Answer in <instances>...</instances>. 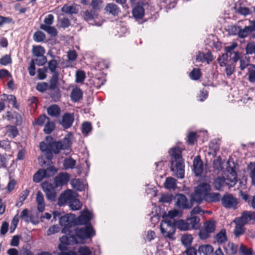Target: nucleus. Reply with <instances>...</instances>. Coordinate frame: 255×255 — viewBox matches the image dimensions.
I'll return each mask as SVG.
<instances>
[{
    "label": "nucleus",
    "instance_id": "6e6d98bb",
    "mask_svg": "<svg viewBox=\"0 0 255 255\" xmlns=\"http://www.w3.org/2000/svg\"><path fill=\"white\" fill-rule=\"evenodd\" d=\"M45 39V34L41 31L35 32L33 35V39L35 42H40Z\"/></svg>",
    "mask_w": 255,
    "mask_h": 255
},
{
    "label": "nucleus",
    "instance_id": "09e8293b",
    "mask_svg": "<svg viewBox=\"0 0 255 255\" xmlns=\"http://www.w3.org/2000/svg\"><path fill=\"white\" fill-rule=\"evenodd\" d=\"M250 65V58L246 56L241 57L240 60V68L241 70H245Z\"/></svg>",
    "mask_w": 255,
    "mask_h": 255
},
{
    "label": "nucleus",
    "instance_id": "423d86ee",
    "mask_svg": "<svg viewBox=\"0 0 255 255\" xmlns=\"http://www.w3.org/2000/svg\"><path fill=\"white\" fill-rule=\"evenodd\" d=\"M160 230L163 236L169 239H173L175 231V222L167 219L162 221L160 223Z\"/></svg>",
    "mask_w": 255,
    "mask_h": 255
},
{
    "label": "nucleus",
    "instance_id": "72a5a7b5",
    "mask_svg": "<svg viewBox=\"0 0 255 255\" xmlns=\"http://www.w3.org/2000/svg\"><path fill=\"white\" fill-rule=\"evenodd\" d=\"M164 187L168 189H174L176 188V180L173 177H169L166 179Z\"/></svg>",
    "mask_w": 255,
    "mask_h": 255
},
{
    "label": "nucleus",
    "instance_id": "7c9ffc66",
    "mask_svg": "<svg viewBox=\"0 0 255 255\" xmlns=\"http://www.w3.org/2000/svg\"><path fill=\"white\" fill-rule=\"evenodd\" d=\"M220 195L217 193H208L203 200L208 202H216L220 200Z\"/></svg>",
    "mask_w": 255,
    "mask_h": 255
},
{
    "label": "nucleus",
    "instance_id": "20e7f679",
    "mask_svg": "<svg viewBox=\"0 0 255 255\" xmlns=\"http://www.w3.org/2000/svg\"><path fill=\"white\" fill-rule=\"evenodd\" d=\"M227 171L229 174L227 175L226 179L220 176L215 178L214 185L216 189L221 190L225 185L232 187L237 183V173L235 169L233 167H229L227 168Z\"/></svg>",
    "mask_w": 255,
    "mask_h": 255
},
{
    "label": "nucleus",
    "instance_id": "ea45409f",
    "mask_svg": "<svg viewBox=\"0 0 255 255\" xmlns=\"http://www.w3.org/2000/svg\"><path fill=\"white\" fill-rule=\"evenodd\" d=\"M60 108L56 105H52L50 106L47 109L48 114L52 117H57L60 114Z\"/></svg>",
    "mask_w": 255,
    "mask_h": 255
},
{
    "label": "nucleus",
    "instance_id": "c756f323",
    "mask_svg": "<svg viewBox=\"0 0 255 255\" xmlns=\"http://www.w3.org/2000/svg\"><path fill=\"white\" fill-rule=\"evenodd\" d=\"M224 250L227 255H234L236 253L237 247L231 243H228L224 245Z\"/></svg>",
    "mask_w": 255,
    "mask_h": 255
},
{
    "label": "nucleus",
    "instance_id": "a18cd8bd",
    "mask_svg": "<svg viewBox=\"0 0 255 255\" xmlns=\"http://www.w3.org/2000/svg\"><path fill=\"white\" fill-rule=\"evenodd\" d=\"M181 242L185 246H189L192 243L193 238L191 235L184 234L181 237Z\"/></svg>",
    "mask_w": 255,
    "mask_h": 255
},
{
    "label": "nucleus",
    "instance_id": "e433bc0d",
    "mask_svg": "<svg viewBox=\"0 0 255 255\" xmlns=\"http://www.w3.org/2000/svg\"><path fill=\"white\" fill-rule=\"evenodd\" d=\"M248 80L250 83H255V65L252 64L248 69Z\"/></svg>",
    "mask_w": 255,
    "mask_h": 255
},
{
    "label": "nucleus",
    "instance_id": "49530a36",
    "mask_svg": "<svg viewBox=\"0 0 255 255\" xmlns=\"http://www.w3.org/2000/svg\"><path fill=\"white\" fill-rule=\"evenodd\" d=\"M216 240L218 243H223L227 241V237L226 235V231L224 230H221L218 234L216 235Z\"/></svg>",
    "mask_w": 255,
    "mask_h": 255
},
{
    "label": "nucleus",
    "instance_id": "bf43d9fd",
    "mask_svg": "<svg viewBox=\"0 0 255 255\" xmlns=\"http://www.w3.org/2000/svg\"><path fill=\"white\" fill-rule=\"evenodd\" d=\"M97 16L95 11L93 10H87L84 13V19L86 20H90L94 19Z\"/></svg>",
    "mask_w": 255,
    "mask_h": 255
},
{
    "label": "nucleus",
    "instance_id": "39448f33",
    "mask_svg": "<svg viewBox=\"0 0 255 255\" xmlns=\"http://www.w3.org/2000/svg\"><path fill=\"white\" fill-rule=\"evenodd\" d=\"M210 190V186L209 184L206 183L199 184L196 187L195 193L192 196V200L198 203L201 202Z\"/></svg>",
    "mask_w": 255,
    "mask_h": 255
},
{
    "label": "nucleus",
    "instance_id": "c03bdc74",
    "mask_svg": "<svg viewBox=\"0 0 255 255\" xmlns=\"http://www.w3.org/2000/svg\"><path fill=\"white\" fill-rule=\"evenodd\" d=\"M45 51L44 48L41 46H35L33 47L32 53L36 57L42 56L45 53Z\"/></svg>",
    "mask_w": 255,
    "mask_h": 255
},
{
    "label": "nucleus",
    "instance_id": "c85d7f7f",
    "mask_svg": "<svg viewBox=\"0 0 255 255\" xmlns=\"http://www.w3.org/2000/svg\"><path fill=\"white\" fill-rule=\"evenodd\" d=\"M105 9L107 12H109L114 16L118 15L120 12L118 6L114 3H108L106 5Z\"/></svg>",
    "mask_w": 255,
    "mask_h": 255
},
{
    "label": "nucleus",
    "instance_id": "58836bf2",
    "mask_svg": "<svg viewBox=\"0 0 255 255\" xmlns=\"http://www.w3.org/2000/svg\"><path fill=\"white\" fill-rule=\"evenodd\" d=\"M6 132L8 136L14 138L18 134V129L15 126H7L5 127Z\"/></svg>",
    "mask_w": 255,
    "mask_h": 255
},
{
    "label": "nucleus",
    "instance_id": "774afa93",
    "mask_svg": "<svg viewBox=\"0 0 255 255\" xmlns=\"http://www.w3.org/2000/svg\"><path fill=\"white\" fill-rule=\"evenodd\" d=\"M60 27L62 28H66L70 26V21L67 18H61L59 21Z\"/></svg>",
    "mask_w": 255,
    "mask_h": 255
},
{
    "label": "nucleus",
    "instance_id": "1a4fd4ad",
    "mask_svg": "<svg viewBox=\"0 0 255 255\" xmlns=\"http://www.w3.org/2000/svg\"><path fill=\"white\" fill-rule=\"evenodd\" d=\"M222 203L224 207L228 209H237L238 200L231 194L225 195L222 198Z\"/></svg>",
    "mask_w": 255,
    "mask_h": 255
},
{
    "label": "nucleus",
    "instance_id": "de8ad7c7",
    "mask_svg": "<svg viewBox=\"0 0 255 255\" xmlns=\"http://www.w3.org/2000/svg\"><path fill=\"white\" fill-rule=\"evenodd\" d=\"M246 53L248 55L255 54V42H251L248 43L245 48Z\"/></svg>",
    "mask_w": 255,
    "mask_h": 255
},
{
    "label": "nucleus",
    "instance_id": "13d9d810",
    "mask_svg": "<svg viewBox=\"0 0 255 255\" xmlns=\"http://www.w3.org/2000/svg\"><path fill=\"white\" fill-rule=\"evenodd\" d=\"M85 74L82 71H77L76 74V82L82 83L85 79Z\"/></svg>",
    "mask_w": 255,
    "mask_h": 255
},
{
    "label": "nucleus",
    "instance_id": "2eb2a0df",
    "mask_svg": "<svg viewBox=\"0 0 255 255\" xmlns=\"http://www.w3.org/2000/svg\"><path fill=\"white\" fill-rule=\"evenodd\" d=\"M74 120V117L73 114L66 113L62 117L61 124L65 128H68L72 126Z\"/></svg>",
    "mask_w": 255,
    "mask_h": 255
},
{
    "label": "nucleus",
    "instance_id": "9b49d317",
    "mask_svg": "<svg viewBox=\"0 0 255 255\" xmlns=\"http://www.w3.org/2000/svg\"><path fill=\"white\" fill-rule=\"evenodd\" d=\"M236 221L244 225L254 223L255 222V213L252 211H244L240 217L236 218Z\"/></svg>",
    "mask_w": 255,
    "mask_h": 255
},
{
    "label": "nucleus",
    "instance_id": "f257e3e1",
    "mask_svg": "<svg viewBox=\"0 0 255 255\" xmlns=\"http://www.w3.org/2000/svg\"><path fill=\"white\" fill-rule=\"evenodd\" d=\"M73 136L72 134H68L62 140L58 141H53L48 144L44 142H41L39 144L40 149L44 152L48 159H51L52 154L51 151L54 153H58L60 150L68 149L70 148Z\"/></svg>",
    "mask_w": 255,
    "mask_h": 255
},
{
    "label": "nucleus",
    "instance_id": "412c9836",
    "mask_svg": "<svg viewBox=\"0 0 255 255\" xmlns=\"http://www.w3.org/2000/svg\"><path fill=\"white\" fill-rule=\"evenodd\" d=\"M238 44L236 42L232 43L231 45L225 47L226 53L222 55L223 60L228 59V57H231L232 54H234V50L237 47Z\"/></svg>",
    "mask_w": 255,
    "mask_h": 255
},
{
    "label": "nucleus",
    "instance_id": "dca6fc26",
    "mask_svg": "<svg viewBox=\"0 0 255 255\" xmlns=\"http://www.w3.org/2000/svg\"><path fill=\"white\" fill-rule=\"evenodd\" d=\"M92 218V213L88 211H85L82 212L81 215L78 217L77 221L80 225H85L90 221Z\"/></svg>",
    "mask_w": 255,
    "mask_h": 255
},
{
    "label": "nucleus",
    "instance_id": "ddd939ff",
    "mask_svg": "<svg viewBox=\"0 0 255 255\" xmlns=\"http://www.w3.org/2000/svg\"><path fill=\"white\" fill-rule=\"evenodd\" d=\"M250 25L240 28L238 31V35L240 38H245L248 36L253 31H255V20H250Z\"/></svg>",
    "mask_w": 255,
    "mask_h": 255
},
{
    "label": "nucleus",
    "instance_id": "6ab92c4d",
    "mask_svg": "<svg viewBox=\"0 0 255 255\" xmlns=\"http://www.w3.org/2000/svg\"><path fill=\"white\" fill-rule=\"evenodd\" d=\"M196 60L198 62H207L208 64L213 61V58L211 52H208L206 53L199 52L196 56Z\"/></svg>",
    "mask_w": 255,
    "mask_h": 255
},
{
    "label": "nucleus",
    "instance_id": "79ce46f5",
    "mask_svg": "<svg viewBox=\"0 0 255 255\" xmlns=\"http://www.w3.org/2000/svg\"><path fill=\"white\" fill-rule=\"evenodd\" d=\"M76 161L71 157L66 158L63 162V166L66 169H73L76 165Z\"/></svg>",
    "mask_w": 255,
    "mask_h": 255
},
{
    "label": "nucleus",
    "instance_id": "4c0bfd02",
    "mask_svg": "<svg viewBox=\"0 0 255 255\" xmlns=\"http://www.w3.org/2000/svg\"><path fill=\"white\" fill-rule=\"evenodd\" d=\"M40 28L47 32L51 36H55L57 34V31L54 27L48 26L46 24H41Z\"/></svg>",
    "mask_w": 255,
    "mask_h": 255
},
{
    "label": "nucleus",
    "instance_id": "338daca9",
    "mask_svg": "<svg viewBox=\"0 0 255 255\" xmlns=\"http://www.w3.org/2000/svg\"><path fill=\"white\" fill-rule=\"evenodd\" d=\"M78 253L80 255H91V252L87 247H80L78 250Z\"/></svg>",
    "mask_w": 255,
    "mask_h": 255
},
{
    "label": "nucleus",
    "instance_id": "4468645a",
    "mask_svg": "<svg viewBox=\"0 0 255 255\" xmlns=\"http://www.w3.org/2000/svg\"><path fill=\"white\" fill-rule=\"evenodd\" d=\"M69 180V176L67 173H61L55 177V184L56 187L61 186L66 184Z\"/></svg>",
    "mask_w": 255,
    "mask_h": 255
},
{
    "label": "nucleus",
    "instance_id": "0e129e2a",
    "mask_svg": "<svg viewBox=\"0 0 255 255\" xmlns=\"http://www.w3.org/2000/svg\"><path fill=\"white\" fill-rule=\"evenodd\" d=\"M11 63V59L10 55H5L0 59V63L2 65H7Z\"/></svg>",
    "mask_w": 255,
    "mask_h": 255
},
{
    "label": "nucleus",
    "instance_id": "473e14b6",
    "mask_svg": "<svg viewBox=\"0 0 255 255\" xmlns=\"http://www.w3.org/2000/svg\"><path fill=\"white\" fill-rule=\"evenodd\" d=\"M249 171V175L252 180V184L255 186V162H252L247 166Z\"/></svg>",
    "mask_w": 255,
    "mask_h": 255
},
{
    "label": "nucleus",
    "instance_id": "f03ea898",
    "mask_svg": "<svg viewBox=\"0 0 255 255\" xmlns=\"http://www.w3.org/2000/svg\"><path fill=\"white\" fill-rule=\"evenodd\" d=\"M181 153V150L179 147H174L171 149L170 168L175 176L178 178L182 179L184 177V164Z\"/></svg>",
    "mask_w": 255,
    "mask_h": 255
},
{
    "label": "nucleus",
    "instance_id": "8fccbe9b",
    "mask_svg": "<svg viewBox=\"0 0 255 255\" xmlns=\"http://www.w3.org/2000/svg\"><path fill=\"white\" fill-rule=\"evenodd\" d=\"M92 129V127L90 123L86 122L82 124V132L85 135H88L91 131Z\"/></svg>",
    "mask_w": 255,
    "mask_h": 255
},
{
    "label": "nucleus",
    "instance_id": "69168bd1",
    "mask_svg": "<svg viewBox=\"0 0 255 255\" xmlns=\"http://www.w3.org/2000/svg\"><path fill=\"white\" fill-rule=\"evenodd\" d=\"M237 12L239 14L244 16H246L251 13V11L250 9L246 7H240L238 9Z\"/></svg>",
    "mask_w": 255,
    "mask_h": 255
},
{
    "label": "nucleus",
    "instance_id": "6e6552de",
    "mask_svg": "<svg viewBox=\"0 0 255 255\" xmlns=\"http://www.w3.org/2000/svg\"><path fill=\"white\" fill-rule=\"evenodd\" d=\"M74 231L76 236L81 240L90 238L95 234L90 225L83 228H76Z\"/></svg>",
    "mask_w": 255,
    "mask_h": 255
},
{
    "label": "nucleus",
    "instance_id": "bb28decb",
    "mask_svg": "<svg viewBox=\"0 0 255 255\" xmlns=\"http://www.w3.org/2000/svg\"><path fill=\"white\" fill-rule=\"evenodd\" d=\"M47 172L45 170L40 169L36 172L33 175V180L36 183L40 182L46 176Z\"/></svg>",
    "mask_w": 255,
    "mask_h": 255
},
{
    "label": "nucleus",
    "instance_id": "c9c22d12",
    "mask_svg": "<svg viewBox=\"0 0 255 255\" xmlns=\"http://www.w3.org/2000/svg\"><path fill=\"white\" fill-rule=\"evenodd\" d=\"M198 251L200 254L208 255L213 252V248L209 245H202L199 247Z\"/></svg>",
    "mask_w": 255,
    "mask_h": 255
},
{
    "label": "nucleus",
    "instance_id": "052dcab7",
    "mask_svg": "<svg viewBox=\"0 0 255 255\" xmlns=\"http://www.w3.org/2000/svg\"><path fill=\"white\" fill-rule=\"evenodd\" d=\"M49 119V118L46 117L45 115H41L37 119L35 124L38 126H42L43 124H45L47 122H48Z\"/></svg>",
    "mask_w": 255,
    "mask_h": 255
},
{
    "label": "nucleus",
    "instance_id": "680f3d73",
    "mask_svg": "<svg viewBox=\"0 0 255 255\" xmlns=\"http://www.w3.org/2000/svg\"><path fill=\"white\" fill-rule=\"evenodd\" d=\"M91 5L94 10H99L102 7V1L101 0H92Z\"/></svg>",
    "mask_w": 255,
    "mask_h": 255
},
{
    "label": "nucleus",
    "instance_id": "f3484780",
    "mask_svg": "<svg viewBox=\"0 0 255 255\" xmlns=\"http://www.w3.org/2000/svg\"><path fill=\"white\" fill-rule=\"evenodd\" d=\"M36 202L37 203V210L40 212H42L45 207L44 198L42 193L38 191L36 194Z\"/></svg>",
    "mask_w": 255,
    "mask_h": 255
},
{
    "label": "nucleus",
    "instance_id": "37998d69",
    "mask_svg": "<svg viewBox=\"0 0 255 255\" xmlns=\"http://www.w3.org/2000/svg\"><path fill=\"white\" fill-rule=\"evenodd\" d=\"M215 222L214 221H208L205 223L204 229L210 234L215 230Z\"/></svg>",
    "mask_w": 255,
    "mask_h": 255
},
{
    "label": "nucleus",
    "instance_id": "cd10ccee",
    "mask_svg": "<svg viewBox=\"0 0 255 255\" xmlns=\"http://www.w3.org/2000/svg\"><path fill=\"white\" fill-rule=\"evenodd\" d=\"M58 63L57 61L54 59H53L49 61L47 63V70L48 69L49 71L53 74H59L57 71L58 68Z\"/></svg>",
    "mask_w": 255,
    "mask_h": 255
},
{
    "label": "nucleus",
    "instance_id": "4d7b16f0",
    "mask_svg": "<svg viewBox=\"0 0 255 255\" xmlns=\"http://www.w3.org/2000/svg\"><path fill=\"white\" fill-rule=\"evenodd\" d=\"M53 91L50 94V96L54 102L59 101L61 98V95L59 89H52Z\"/></svg>",
    "mask_w": 255,
    "mask_h": 255
},
{
    "label": "nucleus",
    "instance_id": "a211bd4d",
    "mask_svg": "<svg viewBox=\"0 0 255 255\" xmlns=\"http://www.w3.org/2000/svg\"><path fill=\"white\" fill-rule=\"evenodd\" d=\"M60 241L67 245H73L80 243L75 236L70 235L62 236L60 238Z\"/></svg>",
    "mask_w": 255,
    "mask_h": 255
},
{
    "label": "nucleus",
    "instance_id": "5701e85b",
    "mask_svg": "<svg viewBox=\"0 0 255 255\" xmlns=\"http://www.w3.org/2000/svg\"><path fill=\"white\" fill-rule=\"evenodd\" d=\"M190 230L198 229L199 227L200 219L197 216H192L186 219Z\"/></svg>",
    "mask_w": 255,
    "mask_h": 255
},
{
    "label": "nucleus",
    "instance_id": "f8f14e48",
    "mask_svg": "<svg viewBox=\"0 0 255 255\" xmlns=\"http://www.w3.org/2000/svg\"><path fill=\"white\" fill-rule=\"evenodd\" d=\"M42 188L45 193L47 199L51 201L55 200L56 192L52 184L48 183H43L42 184Z\"/></svg>",
    "mask_w": 255,
    "mask_h": 255
},
{
    "label": "nucleus",
    "instance_id": "4be33fe9",
    "mask_svg": "<svg viewBox=\"0 0 255 255\" xmlns=\"http://www.w3.org/2000/svg\"><path fill=\"white\" fill-rule=\"evenodd\" d=\"M132 14L136 19H141L144 15L143 7L140 5H136L132 9Z\"/></svg>",
    "mask_w": 255,
    "mask_h": 255
},
{
    "label": "nucleus",
    "instance_id": "5fc2aeb1",
    "mask_svg": "<svg viewBox=\"0 0 255 255\" xmlns=\"http://www.w3.org/2000/svg\"><path fill=\"white\" fill-rule=\"evenodd\" d=\"M190 77L192 80H198L201 77L200 70L198 68H194L190 73Z\"/></svg>",
    "mask_w": 255,
    "mask_h": 255
},
{
    "label": "nucleus",
    "instance_id": "9d476101",
    "mask_svg": "<svg viewBox=\"0 0 255 255\" xmlns=\"http://www.w3.org/2000/svg\"><path fill=\"white\" fill-rule=\"evenodd\" d=\"M175 200V205L180 209H189L192 206V204L188 202L187 198L183 194L176 195Z\"/></svg>",
    "mask_w": 255,
    "mask_h": 255
},
{
    "label": "nucleus",
    "instance_id": "7ed1b4c3",
    "mask_svg": "<svg viewBox=\"0 0 255 255\" xmlns=\"http://www.w3.org/2000/svg\"><path fill=\"white\" fill-rule=\"evenodd\" d=\"M58 204L62 206L68 204L71 210L76 211L81 209L82 204L78 199L75 194L70 190L65 191L62 193L58 200Z\"/></svg>",
    "mask_w": 255,
    "mask_h": 255
},
{
    "label": "nucleus",
    "instance_id": "2f4dec72",
    "mask_svg": "<svg viewBox=\"0 0 255 255\" xmlns=\"http://www.w3.org/2000/svg\"><path fill=\"white\" fill-rule=\"evenodd\" d=\"M72 187L78 191H82L85 187V184L79 179H74L71 182Z\"/></svg>",
    "mask_w": 255,
    "mask_h": 255
},
{
    "label": "nucleus",
    "instance_id": "3c124183",
    "mask_svg": "<svg viewBox=\"0 0 255 255\" xmlns=\"http://www.w3.org/2000/svg\"><path fill=\"white\" fill-rule=\"evenodd\" d=\"M59 74H53L50 80L49 88L51 89H57Z\"/></svg>",
    "mask_w": 255,
    "mask_h": 255
},
{
    "label": "nucleus",
    "instance_id": "393cba45",
    "mask_svg": "<svg viewBox=\"0 0 255 255\" xmlns=\"http://www.w3.org/2000/svg\"><path fill=\"white\" fill-rule=\"evenodd\" d=\"M175 222V227L181 231H187L190 230L187 220H178Z\"/></svg>",
    "mask_w": 255,
    "mask_h": 255
},
{
    "label": "nucleus",
    "instance_id": "aec40b11",
    "mask_svg": "<svg viewBox=\"0 0 255 255\" xmlns=\"http://www.w3.org/2000/svg\"><path fill=\"white\" fill-rule=\"evenodd\" d=\"M193 167L196 176L200 175L203 171V163L199 156L196 157L193 160Z\"/></svg>",
    "mask_w": 255,
    "mask_h": 255
},
{
    "label": "nucleus",
    "instance_id": "a19ab883",
    "mask_svg": "<svg viewBox=\"0 0 255 255\" xmlns=\"http://www.w3.org/2000/svg\"><path fill=\"white\" fill-rule=\"evenodd\" d=\"M209 154L212 155L213 157H215L217 152L219 150V145L217 142H210L209 143Z\"/></svg>",
    "mask_w": 255,
    "mask_h": 255
},
{
    "label": "nucleus",
    "instance_id": "f704fd0d",
    "mask_svg": "<svg viewBox=\"0 0 255 255\" xmlns=\"http://www.w3.org/2000/svg\"><path fill=\"white\" fill-rule=\"evenodd\" d=\"M234 222L236 223V226L234 229V233L236 236H239L244 234L245 229L244 224L238 223L236 221V218L234 220Z\"/></svg>",
    "mask_w": 255,
    "mask_h": 255
},
{
    "label": "nucleus",
    "instance_id": "603ef678",
    "mask_svg": "<svg viewBox=\"0 0 255 255\" xmlns=\"http://www.w3.org/2000/svg\"><path fill=\"white\" fill-rule=\"evenodd\" d=\"M54 123L53 122L50 121V119H49L48 122L45 124V127L43 129L44 132L47 134L50 133L54 129Z\"/></svg>",
    "mask_w": 255,
    "mask_h": 255
},
{
    "label": "nucleus",
    "instance_id": "864d4df0",
    "mask_svg": "<svg viewBox=\"0 0 255 255\" xmlns=\"http://www.w3.org/2000/svg\"><path fill=\"white\" fill-rule=\"evenodd\" d=\"M0 148L5 151H10L11 149L10 141L8 139L0 140Z\"/></svg>",
    "mask_w": 255,
    "mask_h": 255
},
{
    "label": "nucleus",
    "instance_id": "b1692460",
    "mask_svg": "<svg viewBox=\"0 0 255 255\" xmlns=\"http://www.w3.org/2000/svg\"><path fill=\"white\" fill-rule=\"evenodd\" d=\"M82 90L79 88H75L72 90L70 97L72 101L77 102L82 98Z\"/></svg>",
    "mask_w": 255,
    "mask_h": 255
},
{
    "label": "nucleus",
    "instance_id": "a878e982",
    "mask_svg": "<svg viewBox=\"0 0 255 255\" xmlns=\"http://www.w3.org/2000/svg\"><path fill=\"white\" fill-rule=\"evenodd\" d=\"M61 11L66 14H72L77 13L78 9L75 5L65 4L61 8Z\"/></svg>",
    "mask_w": 255,
    "mask_h": 255
},
{
    "label": "nucleus",
    "instance_id": "0eeeda50",
    "mask_svg": "<svg viewBox=\"0 0 255 255\" xmlns=\"http://www.w3.org/2000/svg\"><path fill=\"white\" fill-rule=\"evenodd\" d=\"M75 216L67 214L60 218L59 224L63 227L62 232L67 234L71 232L70 228L75 225Z\"/></svg>",
    "mask_w": 255,
    "mask_h": 255
},
{
    "label": "nucleus",
    "instance_id": "e2e57ef3",
    "mask_svg": "<svg viewBox=\"0 0 255 255\" xmlns=\"http://www.w3.org/2000/svg\"><path fill=\"white\" fill-rule=\"evenodd\" d=\"M46 68L38 69L37 71L38 78L40 80H43L46 77Z\"/></svg>",
    "mask_w": 255,
    "mask_h": 255
}]
</instances>
